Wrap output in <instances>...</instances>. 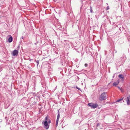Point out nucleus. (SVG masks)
Wrapping results in <instances>:
<instances>
[{
  "mask_svg": "<svg viewBox=\"0 0 130 130\" xmlns=\"http://www.w3.org/2000/svg\"><path fill=\"white\" fill-rule=\"evenodd\" d=\"M119 77L120 79L122 78L123 79L124 77L122 74H120L119 76Z\"/></svg>",
  "mask_w": 130,
  "mask_h": 130,
  "instance_id": "nucleus-7",
  "label": "nucleus"
},
{
  "mask_svg": "<svg viewBox=\"0 0 130 130\" xmlns=\"http://www.w3.org/2000/svg\"><path fill=\"white\" fill-rule=\"evenodd\" d=\"M10 36V37L8 38V42H11L12 41L13 38L10 35L9 36Z\"/></svg>",
  "mask_w": 130,
  "mask_h": 130,
  "instance_id": "nucleus-6",
  "label": "nucleus"
},
{
  "mask_svg": "<svg viewBox=\"0 0 130 130\" xmlns=\"http://www.w3.org/2000/svg\"><path fill=\"white\" fill-rule=\"evenodd\" d=\"M105 92H103L101 94L99 98V99L100 101H103L105 100L106 96Z\"/></svg>",
  "mask_w": 130,
  "mask_h": 130,
  "instance_id": "nucleus-2",
  "label": "nucleus"
},
{
  "mask_svg": "<svg viewBox=\"0 0 130 130\" xmlns=\"http://www.w3.org/2000/svg\"><path fill=\"white\" fill-rule=\"evenodd\" d=\"M85 66L86 67H87L88 66V64L87 63H85Z\"/></svg>",
  "mask_w": 130,
  "mask_h": 130,
  "instance_id": "nucleus-16",
  "label": "nucleus"
},
{
  "mask_svg": "<svg viewBox=\"0 0 130 130\" xmlns=\"http://www.w3.org/2000/svg\"><path fill=\"white\" fill-rule=\"evenodd\" d=\"M88 105L92 108H95L98 106V105L96 103L93 104L91 103H88Z\"/></svg>",
  "mask_w": 130,
  "mask_h": 130,
  "instance_id": "nucleus-3",
  "label": "nucleus"
},
{
  "mask_svg": "<svg viewBox=\"0 0 130 130\" xmlns=\"http://www.w3.org/2000/svg\"><path fill=\"white\" fill-rule=\"evenodd\" d=\"M109 9V6H108L107 7V10H108V9Z\"/></svg>",
  "mask_w": 130,
  "mask_h": 130,
  "instance_id": "nucleus-17",
  "label": "nucleus"
},
{
  "mask_svg": "<svg viewBox=\"0 0 130 130\" xmlns=\"http://www.w3.org/2000/svg\"><path fill=\"white\" fill-rule=\"evenodd\" d=\"M60 115L59 113L58 114V115H57V119L56 120H59V119L60 118Z\"/></svg>",
  "mask_w": 130,
  "mask_h": 130,
  "instance_id": "nucleus-10",
  "label": "nucleus"
},
{
  "mask_svg": "<svg viewBox=\"0 0 130 130\" xmlns=\"http://www.w3.org/2000/svg\"><path fill=\"white\" fill-rule=\"evenodd\" d=\"M92 10V7L91 6H90V12L91 13H92L93 12V10Z\"/></svg>",
  "mask_w": 130,
  "mask_h": 130,
  "instance_id": "nucleus-11",
  "label": "nucleus"
},
{
  "mask_svg": "<svg viewBox=\"0 0 130 130\" xmlns=\"http://www.w3.org/2000/svg\"><path fill=\"white\" fill-rule=\"evenodd\" d=\"M118 88L119 89H120V87H119V86H118Z\"/></svg>",
  "mask_w": 130,
  "mask_h": 130,
  "instance_id": "nucleus-20",
  "label": "nucleus"
},
{
  "mask_svg": "<svg viewBox=\"0 0 130 130\" xmlns=\"http://www.w3.org/2000/svg\"><path fill=\"white\" fill-rule=\"evenodd\" d=\"M118 84V83H117V82H114L113 84V85L114 86H116Z\"/></svg>",
  "mask_w": 130,
  "mask_h": 130,
  "instance_id": "nucleus-9",
  "label": "nucleus"
},
{
  "mask_svg": "<svg viewBox=\"0 0 130 130\" xmlns=\"http://www.w3.org/2000/svg\"><path fill=\"white\" fill-rule=\"evenodd\" d=\"M47 123L48 124H49L51 123V121L48 118V119L47 120Z\"/></svg>",
  "mask_w": 130,
  "mask_h": 130,
  "instance_id": "nucleus-8",
  "label": "nucleus"
},
{
  "mask_svg": "<svg viewBox=\"0 0 130 130\" xmlns=\"http://www.w3.org/2000/svg\"><path fill=\"white\" fill-rule=\"evenodd\" d=\"M76 88H77V89H78V90H79L81 91V89L80 88H78L77 86H76Z\"/></svg>",
  "mask_w": 130,
  "mask_h": 130,
  "instance_id": "nucleus-15",
  "label": "nucleus"
},
{
  "mask_svg": "<svg viewBox=\"0 0 130 130\" xmlns=\"http://www.w3.org/2000/svg\"><path fill=\"white\" fill-rule=\"evenodd\" d=\"M122 100H123V99H119L117 101V102H120Z\"/></svg>",
  "mask_w": 130,
  "mask_h": 130,
  "instance_id": "nucleus-13",
  "label": "nucleus"
},
{
  "mask_svg": "<svg viewBox=\"0 0 130 130\" xmlns=\"http://www.w3.org/2000/svg\"><path fill=\"white\" fill-rule=\"evenodd\" d=\"M18 54V51L16 50H14L12 53L13 55L14 56H17Z\"/></svg>",
  "mask_w": 130,
  "mask_h": 130,
  "instance_id": "nucleus-4",
  "label": "nucleus"
},
{
  "mask_svg": "<svg viewBox=\"0 0 130 130\" xmlns=\"http://www.w3.org/2000/svg\"><path fill=\"white\" fill-rule=\"evenodd\" d=\"M130 96L129 95L127 96L126 99V101L127 102V104L128 105H129L130 104Z\"/></svg>",
  "mask_w": 130,
  "mask_h": 130,
  "instance_id": "nucleus-5",
  "label": "nucleus"
},
{
  "mask_svg": "<svg viewBox=\"0 0 130 130\" xmlns=\"http://www.w3.org/2000/svg\"><path fill=\"white\" fill-rule=\"evenodd\" d=\"M35 61H36V62L37 63V66H38L39 64V60H36Z\"/></svg>",
  "mask_w": 130,
  "mask_h": 130,
  "instance_id": "nucleus-12",
  "label": "nucleus"
},
{
  "mask_svg": "<svg viewBox=\"0 0 130 130\" xmlns=\"http://www.w3.org/2000/svg\"><path fill=\"white\" fill-rule=\"evenodd\" d=\"M21 39H24V37L23 36H22L21 37Z\"/></svg>",
  "mask_w": 130,
  "mask_h": 130,
  "instance_id": "nucleus-18",
  "label": "nucleus"
},
{
  "mask_svg": "<svg viewBox=\"0 0 130 130\" xmlns=\"http://www.w3.org/2000/svg\"><path fill=\"white\" fill-rule=\"evenodd\" d=\"M48 116H47L45 118V121H43L42 123L44 125V127L46 129H48L49 127V125L48 124L47 120L48 119Z\"/></svg>",
  "mask_w": 130,
  "mask_h": 130,
  "instance_id": "nucleus-1",
  "label": "nucleus"
},
{
  "mask_svg": "<svg viewBox=\"0 0 130 130\" xmlns=\"http://www.w3.org/2000/svg\"><path fill=\"white\" fill-rule=\"evenodd\" d=\"M59 120H56V126H57L58 123V122Z\"/></svg>",
  "mask_w": 130,
  "mask_h": 130,
  "instance_id": "nucleus-14",
  "label": "nucleus"
},
{
  "mask_svg": "<svg viewBox=\"0 0 130 130\" xmlns=\"http://www.w3.org/2000/svg\"><path fill=\"white\" fill-rule=\"evenodd\" d=\"M100 125V124H98L97 125V126H99Z\"/></svg>",
  "mask_w": 130,
  "mask_h": 130,
  "instance_id": "nucleus-19",
  "label": "nucleus"
}]
</instances>
